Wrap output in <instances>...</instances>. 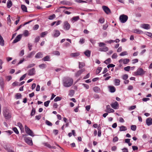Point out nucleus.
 Wrapping results in <instances>:
<instances>
[{"label":"nucleus","mask_w":152,"mask_h":152,"mask_svg":"<svg viewBox=\"0 0 152 152\" xmlns=\"http://www.w3.org/2000/svg\"><path fill=\"white\" fill-rule=\"evenodd\" d=\"M145 72L141 68H139L137 71L134 72L135 75H143Z\"/></svg>","instance_id":"obj_5"},{"label":"nucleus","mask_w":152,"mask_h":152,"mask_svg":"<svg viewBox=\"0 0 152 152\" xmlns=\"http://www.w3.org/2000/svg\"><path fill=\"white\" fill-rule=\"evenodd\" d=\"M0 45L1 46H4V41L3 37L0 35Z\"/></svg>","instance_id":"obj_27"},{"label":"nucleus","mask_w":152,"mask_h":152,"mask_svg":"<svg viewBox=\"0 0 152 152\" xmlns=\"http://www.w3.org/2000/svg\"><path fill=\"white\" fill-rule=\"evenodd\" d=\"M73 82L72 79L69 77H65L63 80V85L66 87L71 86L72 85Z\"/></svg>","instance_id":"obj_1"},{"label":"nucleus","mask_w":152,"mask_h":152,"mask_svg":"<svg viewBox=\"0 0 152 152\" xmlns=\"http://www.w3.org/2000/svg\"><path fill=\"white\" fill-rule=\"evenodd\" d=\"M61 97L59 96H57L54 99V100L55 102H57L61 100Z\"/></svg>","instance_id":"obj_45"},{"label":"nucleus","mask_w":152,"mask_h":152,"mask_svg":"<svg viewBox=\"0 0 152 152\" xmlns=\"http://www.w3.org/2000/svg\"><path fill=\"white\" fill-rule=\"evenodd\" d=\"M21 8L23 11L25 12H27V8L24 5H21Z\"/></svg>","instance_id":"obj_31"},{"label":"nucleus","mask_w":152,"mask_h":152,"mask_svg":"<svg viewBox=\"0 0 152 152\" xmlns=\"http://www.w3.org/2000/svg\"><path fill=\"white\" fill-rule=\"evenodd\" d=\"M60 34V32L57 30H54L52 34V35L53 37H57L59 36Z\"/></svg>","instance_id":"obj_11"},{"label":"nucleus","mask_w":152,"mask_h":152,"mask_svg":"<svg viewBox=\"0 0 152 152\" xmlns=\"http://www.w3.org/2000/svg\"><path fill=\"white\" fill-rule=\"evenodd\" d=\"M102 8L104 11L107 14H109L111 13L110 10L107 7L103 6L102 7Z\"/></svg>","instance_id":"obj_10"},{"label":"nucleus","mask_w":152,"mask_h":152,"mask_svg":"<svg viewBox=\"0 0 152 152\" xmlns=\"http://www.w3.org/2000/svg\"><path fill=\"white\" fill-rule=\"evenodd\" d=\"M106 112L110 113H114L115 112V110L111 108L109 105H108L106 106Z\"/></svg>","instance_id":"obj_13"},{"label":"nucleus","mask_w":152,"mask_h":152,"mask_svg":"<svg viewBox=\"0 0 152 152\" xmlns=\"http://www.w3.org/2000/svg\"><path fill=\"white\" fill-rule=\"evenodd\" d=\"M146 123L148 126H150L152 124V118H147L146 121Z\"/></svg>","instance_id":"obj_16"},{"label":"nucleus","mask_w":152,"mask_h":152,"mask_svg":"<svg viewBox=\"0 0 152 152\" xmlns=\"http://www.w3.org/2000/svg\"><path fill=\"white\" fill-rule=\"evenodd\" d=\"M50 102V101L49 100L45 102L44 103V106L46 107L48 106Z\"/></svg>","instance_id":"obj_53"},{"label":"nucleus","mask_w":152,"mask_h":152,"mask_svg":"<svg viewBox=\"0 0 152 152\" xmlns=\"http://www.w3.org/2000/svg\"><path fill=\"white\" fill-rule=\"evenodd\" d=\"M24 140L25 142L28 145L31 146H32L33 145L32 140L30 137H24Z\"/></svg>","instance_id":"obj_6"},{"label":"nucleus","mask_w":152,"mask_h":152,"mask_svg":"<svg viewBox=\"0 0 152 152\" xmlns=\"http://www.w3.org/2000/svg\"><path fill=\"white\" fill-rule=\"evenodd\" d=\"M3 114L6 119H9L10 117L9 108L5 107L4 108Z\"/></svg>","instance_id":"obj_3"},{"label":"nucleus","mask_w":152,"mask_h":152,"mask_svg":"<svg viewBox=\"0 0 152 152\" xmlns=\"http://www.w3.org/2000/svg\"><path fill=\"white\" fill-rule=\"evenodd\" d=\"M30 34L28 31L27 30H25L23 32V34H22V35H23L25 37L28 36Z\"/></svg>","instance_id":"obj_22"},{"label":"nucleus","mask_w":152,"mask_h":152,"mask_svg":"<svg viewBox=\"0 0 152 152\" xmlns=\"http://www.w3.org/2000/svg\"><path fill=\"white\" fill-rule=\"evenodd\" d=\"M110 91L111 92H114L115 91V88L113 86H109Z\"/></svg>","instance_id":"obj_26"},{"label":"nucleus","mask_w":152,"mask_h":152,"mask_svg":"<svg viewBox=\"0 0 152 152\" xmlns=\"http://www.w3.org/2000/svg\"><path fill=\"white\" fill-rule=\"evenodd\" d=\"M111 62V59L110 58H108L104 61V63L106 64H108L110 63Z\"/></svg>","instance_id":"obj_42"},{"label":"nucleus","mask_w":152,"mask_h":152,"mask_svg":"<svg viewBox=\"0 0 152 152\" xmlns=\"http://www.w3.org/2000/svg\"><path fill=\"white\" fill-rule=\"evenodd\" d=\"M102 69V68L101 67H99L97 69L96 71V74L97 75L99 74Z\"/></svg>","instance_id":"obj_34"},{"label":"nucleus","mask_w":152,"mask_h":152,"mask_svg":"<svg viewBox=\"0 0 152 152\" xmlns=\"http://www.w3.org/2000/svg\"><path fill=\"white\" fill-rule=\"evenodd\" d=\"M118 140V139L117 137H114L113 139V142H115L117 141Z\"/></svg>","instance_id":"obj_60"},{"label":"nucleus","mask_w":152,"mask_h":152,"mask_svg":"<svg viewBox=\"0 0 152 152\" xmlns=\"http://www.w3.org/2000/svg\"><path fill=\"white\" fill-rule=\"evenodd\" d=\"M48 32L47 31L43 32L41 33V34H40V36L42 37H44L48 34Z\"/></svg>","instance_id":"obj_38"},{"label":"nucleus","mask_w":152,"mask_h":152,"mask_svg":"<svg viewBox=\"0 0 152 152\" xmlns=\"http://www.w3.org/2000/svg\"><path fill=\"white\" fill-rule=\"evenodd\" d=\"M108 27V24L107 23H106L103 26V29L104 30H106Z\"/></svg>","instance_id":"obj_64"},{"label":"nucleus","mask_w":152,"mask_h":152,"mask_svg":"<svg viewBox=\"0 0 152 152\" xmlns=\"http://www.w3.org/2000/svg\"><path fill=\"white\" fill-rule=\"evenodd\" d=\"M84 71L85 69H82L78 71L75 73V76L76 77H78Z\"/></svg>","instance_id":"obj_21"},{"label":"nucleus","mask_w":152,"mask_h":152,"mask_svg":"<svg viewBox=\"0 0 152 152\" xmlns=\"http://www.w3.org/2000/svg\"><path fill=\"white\" fill-rule=\"evenodd\" d=\"M80 19L79 16H75L72 18L71 19V22L72 23H74L75 22L77 21Z\"/></svg>","instance_id":"obj_17"},{"label":"nucleus","mask_w":152,"mask_h":152,"mask_svg":"<svg viewBox=\"0 0 152 152\" xmlns=\"http://www.w3.org/2000/svg\"><path fill=\"white\" fill-rule=\"evenodd\" d=\"M25 129L26 134L32 137L34 136V134L33 131L31 130L26 125L25 126Z\"/></svg>","instance_id":"obj_4"},{"label":"nucleus","mask_w":152,"mask_h":152,"mask_svg":"<svg viewBox=\"0 0 152 152\" xmlns=\"http://www.w3.org/2000/svg\"><path fill=\"white\" fill-rule=\"evenodd\" d=\"M131 67L129 66H128L124 68V70L127 71H129Z\"/></svg>","instance_id":"obj_58"},{"label":"nucleus","mask_w":152,"mask_h":152,"mask_svg":"<svg viewBox=\"0 0 152 152\" xmlns=\"http://www.w3.org/2000/svg\"><path fill=\"white\" fill-rule=\"evenodd\" d=\"M16 97L17 99H20L21 97V95L20 93H17L16 94Z\"/></svg>","instance_id":"obj_55"},{"label":"nucleus","mask_w":152,"mask_h":152,"mask_svg":"<svg viewBox=\"0 0 152 152\" xmlns=\"http://www.w3.org/2000/svg\"><path fill=\"white\" fill-rule=\"evenodd\" d=\"M34 73L35 69L34 68H32L29 71L28 74L30 76L34 74Z\"/></svg>","instance_id":"obj_25"},{"label":"nucleus","mask_w":152,"mask_h":152,"mask_svg":"<svg viewBox=\"0 0 152 152\" xmlns=\"http://www.w3.org/2000/svg\"><path fill=\"white\" fill-rule=\"evenodd\" d=\"M136 105H133V106H131L129 107V110H134L136 108Z\"/></svg>","instance_id":"obj_59"},{"label":"nucleus","mask_w":152,"mask_h":152,"mask_svg":"<svg viewBox=\"0 0 152 152\" xmlns=\"http://www.w3.org/2000/svg\"><path fill=\"white\" fill-rule=\"evenodd\" d=\"M85 66V64L83 63L79 62V68H81Z\"/></svg>","instance_id":"obj_50"},{"label":"nucleus","mask_w":152,"mask_h":152,"mask_svg":"<svg viewBox=\"0 0 152 152\" xmlns=\"http://www.w3.org/2000/svg\"><path fill=\"white\" fill-rule=\"evenodd\" d=\"M70 27V24L67 21H65L64 22L63 28L66 30H69Z\"/></svg>","instance_id":"obj_7"},{"label":"nucleus","mask_w":152,"mask_h":152,"mask_svg":"<svg viewBox=\"0 0 152 152\" xmlns=\"http://www.w3.org/2000/svg\"><path fill=\"white\" fill-rule=\"evenodd\" d=\"M42 54L41 52H39L37 53L35 56V58H42Z\"/></svg>","instance_id":"obj_24"},{"label":"nucleus","mask_w":152,"mask_h":152,"mask_svg":"<svg viewBox=\"0 0 152 152\" xmlns=\"http://www.w3.org/2000/svg\"><path fill=\"white\" fill-rule=\"evenodd\" d=\"M35 113V109L34 108H33L32 109V110H31V116H32L34 115Z\"/></svg>","instance_id":"obj_46"},{"label":"nucleus","mask_w":152,"mask_h":152,"mask_svg":"<svg viewBox=\"0 0 152 152\" xmlns=\"http://www.w3.org/2000/svg\"><path fill=\"white\" fill-rule=\"evenodd\" d=\"M75 2L78 3H86V1L82 0H75Z\"/></svg>","instance_id":"obj_54"},{"label":"nucleus","mask_w":152,"mask_h":152,"mask_svg":"<svg viewBox=\"0 0 152 152\" xmlns=\"http://www.w3.org/2000/svg\"><path fill=\"white\" fill-rule=\"evenodd\" d=\"M131 129L132 130L134 131L136 129V126L135 125H132L131 126Z\"/></svg>","instance_id":"obj_51"},{"label":"nucleus","mask_w":152,"mask_h":152,"mask_svg":"<svg viewBox=\"0 0 152 152\" xmlns=\"http://www.w3.org/2000/svg\"><path fill=\"white\" fill-rule=\"evenodd\" d=\"M132 63L133 64H134L136 63H137L138 61V60L136 58L134 59H133L132 60Z\"/></svg>","instance_id":"obj_61"},{"label":"nucleus","mask_w":152,"mask_h":152,"mask_svg":"<svg viewBox=\"0 0 152 152\" xmlns=\"http://www.w3.org/2000/svg\"><path fill=\"white\" fill-rule=\"evenodd\" d=\"M128 17L127 15L124 14L121 15L119 17V20L122 23H126L128 19Z\"/></svg>","instance_id":"obj_2"},{"label":"nucleus","mask_w":152,"mask_h":152,"mask_svg":"<svg viewBox=\"0 0 152 152\" xmlns=\"http://www.w3.org/2000/svg\"><path fill=\"white\" fill-rule=\"evenodd\" d=\"M104 21V19L102 17L99 19V22L101 23H103Z\"/></svg>","instance_id":"obj_47"},{"label":"nucleus","mask_w":152,"mask_h":152,"mask_svg":"<svg viewBox=\"0 0 152 152\" xmlns=\"http://www.w3.org/2000/svg\"><path fill=\"white\" fill-rule=\"evenodd\" d=\"M22 36V34H19L15 38V39L13 40V43H15L20 41L21 39Z\"/></svg>","instance_id":"obj_12"},{"label":"nucleus","mask_w":152,"mask_h":152,"mask_svg":"<svg viewBox=\"0 0 152 152\" xmlns=\"http://www.w3.org/2000/svg\"><path fill=\"white\" fill-rule=\"evenodd\" d=\"M75 91L74 90H71L69 91V95L70 96H72L74 94Z\"/></svg>","instance_id":"obj_33"},{"label":"nucleus","mask_w":152,"mask_h":152,"mask_svg":"<svg viewBox=\"0 0 152 152\" xmlns=\"http://www.w3.org/2000/svg\"><path fill=\"white\" fill-rule=\"evenodd\" d=\"M145 34L146 35L149 37H151V38H152V33H151L148 32H145Z\"/></svg>","instance_id":"obj_44"},{"label":"nucleus","mask_w":152,"mask_h":152,"mask_svg":"<svg viewBox=\"0 0 152 152\" xmlns=\"http://www.w3.org/2000/svg\"><path fill=\"white\" fill-rule=\"evenodd\" d=\"M46 64H43L39 65V67L41 69H44L46 67Z\"/></svg>","instance_id":"obj_48"},{"label":"nucleus","mask_w":152,"mask_h":152,"mask_svg":"<svg viewBox=\"0 0 152 152\" xmlns=\"http://www.w3.org/2000/svg\"><path fill=\"white\" fill-rule=\"evenodd\" d=\"M42 60L44 61H50V58L49 56H46L45 57H44Z\"/></svg>","instance_id":"obj_40"},{"label":"nucleus","mask_w":152,"mask_h":152,"mask_svg":"<svg viewBox=\"0 0 152 152\" xmlns=\"http://www.w3.org/2000/svg\"><path fill=\"white\" fill-rule=\"evenodd\" d=\"M45 123L47 125L49 126H52V123L51 122H50V121L47 120H46L45 121Z\"/></svg>","instance_id":"obj_49"},{"label":"nucleus","mask_w":152,"mask_h":152,"mask_svg":"<svg viewBox=\"0 0 152 152\" xmlns=\"http://www.w3.org/2000/svg\"><path fill=\"white\" fill-rule=\"evenodd\" d=\"M132 32L137 34H140L142 32V31L138 29H133Z\"/></svg>","instance_id":"obj_18"},{"label":"nucleus","mask_w":152,"mask_h":152,"mask_svg":"<svg viewBox=\"0 0 152 152\" xmlns=\"http://www.w3.org/2000/svg\"><path fill=\"white\" fill-rule=\"evenodd\" d=\"M140 27L142 28L146 29H149L150 27V25L148 24H141Z\"/></svg>","instance_id":"obj_14"},{"label":"nucleus","mask_w":152,"mask_h":152,"mask_svg":"<svg viewBox=\"0 0 152 152\" xmlns=\"http://www.w3.org/2000/svg\"><path fill=\"white\" fill-rule=\"evenodd\" d=\"M110 105L115 110L118 109L119 107V105L116 101L111 104Z\"/></svg>","instance_id":"obj_9"},{"label":"nucleus","mask_w":152,"mask_h":152,"mask_svg":"<svg viewBox=\"0 0 152 152\" xmlns=\"http://www.w3.org/2000/svg\"><path fill=\"white\" fill-rule=\"evenodd\" d=\"M17 125L20 128L21 131L23 130V127L21 123L20 122H18L17 123Z\"/></svg>","instance_id":"obj_32"},{"label":"nucleus","mask_w":152,"mask_h":152,"mask_svg":"<svg viewBox=\"0 0 152 152\" xmlns=\"http://www.w3.org/2000/svg\"><path fill=\"white\" fill-rule=\"evenodd\" d=\"M53 54L55 55L59 56L60 54V53L58 51H56L53 52Z\"/></svg>","instance_id":"obj_63"},{"label":"nucleus","mask_w":152,"mask_h":152,"mask_svg":"<svg viewBox=\"0 0 152 152\" xmlns=\"http://www.w3.org/2000/svg\"><path fill=\"white\" fill-rule=\"evenodd\" d=\"M35 53V51L31 52L28 55V57L29 58L33 56L34 55Z\"/></svg>","instance_id":"obj_43"},{"label":"nucleus","mask_w":152,"mask_h":152,"mask_svg":"<svg viewBox=\"0 0 152 152\" xmlns=\"http://www.w3.org/2000/svg\"><path fill=\"white\" fill-rule=\"evenodd\" d=\"M115 85L116 86H118L120 84V80L118 79H115L114 80Z\"/></svg>","instance_id":"obj_28"},{"label":"nucleus","mask_w":152,"mask_h":152,"mask_svg":"<svg viewBox=\"0 0 152 152\" xmlns=\"http://www.w3.org/2000/svg\"><path fill=\"white\" fill-rule=\"evenodd\" d=\"M39 27V25L37 24H36L34 26V27H33V29L34 30H36Z\"/></svg>","instance_id":"obj_62"},{"label":"nucleus","mask_w":152,"mask_h":152,"mask_svg":"<svg viewBox=\"0 0 152 152\" xmlns=\"http://www.w3.org/2000/svg\"><path fill=\"white\" fill-rule=\"evenodd\" d=\"M130 61V60L128 58H121L118 61L119 63H122L124 64H127Z\"/></svg>","instance_id":"obj_8"},{"label":"nucleus","mask_w":152,"mask_h":152,"mask_svg":"<svg viewBox=\"0 0 152 152\" xmlns=\"http://www.w3.org/2000/svg\"><path fill=\"white\" fill-rule=\"evenodd\" d=\"M93 90L95 92H98L100 91V88L97 86H95L93 88Z\"/></svg>","instance_id":"obj_39"},{"label":"nucleus","mask_w":152,"mask_h":152,"mask_svg":"<svg viewBox=\"0 0 152 152\" xmlns=\"http://www.w3.org/2000/svg\"><path fill=\"white\" fill-rule=\"evenodd\" d=\"M4 82L3 79L2 77L0 78V86L2 89L4 88Z\"/></svg>","instance_id":"obj_20"},{"label":"nucleus","mask_w":152,"mask_h":152,"mask_svg":"<svg viewBox=\"0 0 152 152\" xmlns=\"http://www.w3.org/2000/svg\"><path fill=\"white\" fill-rule=\"evenodd\" d=\"M119 127L120 128L119 131L120 132L125 131L127 129V127L123 125L121 126H119Z\"/></svg>","instance_id":"obj_23"},{"label":"nucleus","mask_w":152,"mask_h":152,"mask_svg":"<svg viewBox=\"0 0 152 152\" xmlns=\"http://www.w3.org/2000/svg\"><path fill=\"white\" fill-rule=\"evenodd\" d=\"M91 52L88 50H86L84 52L85 55L88 57H89L90 56Z\"/></svg>","instance_id":"obj_30"},{"label":"nucleus","mask_w":152,"mask_h":152,"mask_svg":"<svg viewBox=\"0 0 152 152\" xmlns=\"http://www.w3.org/2000/svg\"><path fill=\"white\" fill-rule=\"evenodd\" d=\"M27 74L26 73L24 75H23L20 78V81H21L24 79L26 77Z\"/></svg>","instance_id":"obj_56"},{"label":"nucleus","mask_w":152,"mask_h":152,"mask_svg":"<svg viewBox=\"0 0 152 152\" xmlns=\"http://www.w3.org/2000/svg\"><path fill=\"white\" fill-rule=\"evenodd\" d=\"M108 48L107 47H101L99 48V50L101 51H105L106 52L108 50Z\"/></svg>","instance_id":"obj_19"},{"label":"nucleus","mask_w":152,"mask_h":152,"mask_svg":"<svg viewBox=\"0 0 152 152\" xmlns=\"http://www.w3.org/2000/svg\"><path fill=\"white\" fill-rule=\"evenodd\" d=\"M85 41V39H84L81 38L80 39V40L79 43L81 44H83L84 43Z\"/></svg>","instance_id":"obj_57"},{"label":"nucleus","mask_w":152,"mask_h":152,"mask_svg":"<svg viewBox=\"0 0 152 152\" xmlns=\"http://www.w3.org/2000/svg\"><path fill=\"white\" fill-rule=\"evenodd\" d=\"M56 18V15L55 14H53L51 15H50L48 17V19L49 20H53Z\"/></svg>","instance_id":"obj_36"},{"label":"nucleus","mask_w":152,"mask_h":152,"mask_svg":"<svg viewBox=\"0 0 152 152\" xmlns=\"http://www.w3.org/2000/svg\"><path fill=\"white\" fill-rule=\"evenodd\" d=\"M13 131L15 132V133L17 134H19V132L17 129V128L16 127H14L13 128Z\"/></svg>","instance_id":"obj_52"},{"label":"nucleus","mask_w":152,"mask_h":152,"mask_svg":"<svg viewBox=\"0 0 152 152\" xmlns=\"http://www.w3.org/2000/svg\"><path fill=\"white\" fill-rule=\"evenodd\" d=\"M32 21V20H30L29 21L25 22L24 23L23 25H20L19 27H18L17 30H19L22 26H24L25 25L28 24L30 22H31Z\"/></svg>","instance_id":"obj_29"},{"label":"nucleus","mask_w":152,"mask_h":152,"mask_svg":"<svg viewBox=\"0 0 152 152\" xmlns=\"http://www.w3.org/2000/svg\"><path fill=\"white\" fill-rule=\"evenodd\" d=\"M128 77V76L127 74H125L123 75L122 77V78L124 80H127Z\"/></svg>","instance_id":"obj_41"},{"label":"nucleus","mask_w":152,"mask_h":152,"mask_svg":"<svg viewBox=\"0 0 152 152\" xmlns=\"http://www.w3.org/2000/svg\"><path fill=\"white\" fill-rule=\"evenodd\" d=\"M79 55L80 54L79 53H71L70 55V56L71 57H77L79 56Z\"/></svg>","instance_id":"obj_35"},{"label":"nucleus","mask_w":152,"mask_h":152,"mask_svg":"<svg viewBox=\"0 0 152 152\" xmlns=\"http://www.w3.org/2000/svg\"><path fill=\"white\" fill-rule=\"evenodd\" d=\"M128 54V53L127 51H125L121 52L119 54L120 56H123L125 55H127Z\"/></svg>","instance_id":"obj_37"},{"label":"nucleus","mask_w":152,"mask_h":152,"mask_svg":"<svg viewBox=\"0 0 152 152\" xmlns=\"http://www.w3.org/2000/svg\"><path fill=\"white\" fill-rule=\"evenodd\" d=\"M3 145L4 149L8 152H9L10 151V149L9 148V143H6L5 142H4V144Z\"/></svg>","instance_id":"obj_15"}]
</instances>
